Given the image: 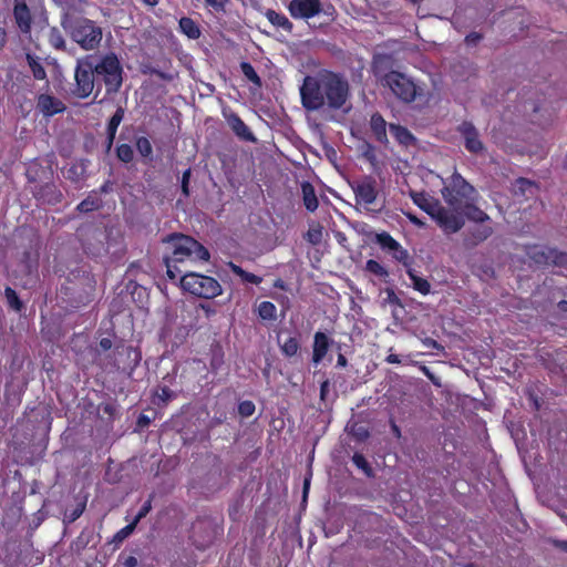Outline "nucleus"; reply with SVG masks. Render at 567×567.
<instances>
[{"label":"nucleus","mask_w":567,"mask_h":567,"mask_svg":"<svg viewBox=\"0 0 567 567\" xmlns=\"http://www.w3.org/2000/svg\"><path fill=\"white\" fill-rule=\"evenodd\" d=\"M124 567H136L137 566V559L134 556H128L125 558L123 563Z\"/></svg>","instance_id":"nucleus-63"},{"label":"nucleus","mask_w":567,"mask_h":567,"mask_svg":"<svg viewBox=\"0 0 567 567\" xmlns=\"http://www.w3.org/2000/svg\"><path fill=\"white\" fill-rule=\"evenodd\" d=\"M390 252L392 254V257L396 261H399L400 264H402L405 267V270L412 268L413 259L410 256L409 251L405 248H403L400 243H399L398 248L391 250Z\"/></svg>","instance_id":"nucleus-37"},{"label":"nucleus","mask_w":567,"mask_h":567,"mask_svg":"<svg viewBox=\"0 0 567 567\" xmlns=\"http://www.w3.org/2000/svg\"><path fill=\"white\" fill-rule=\"evenodd\" d=\"M381 82L391 90L398 100L406 104L414 102L416 96L421 94L415 82L399 71H389L382 76Z\"/></svg>","instance_id":"nucleus-6"},{"label":"nucleus","mask_w":567,"mask_h":567,"mask_svg":"<svg viewBox=\"0 0 567 567\" xmlns=\"http://www.w3.org/2000/svg\"><path fill=\"white\" fill-rule=\"evenodd\" d=\"M112 340L109 339V338H102L100 340V347L103 349V350H110L112 348Z\"/></svg>","instance_id":"nucleus-64"},{"label":"nucleus","mask_w":567,"mask_h":567,"mask_svg":"<svg viewBox=\"0 0 567 567\" xmlns=\"http://www.w3.org/2000/svg\"><path fill=\"white\" fill-rule=\"evenodd\" d=\"M205 4L212 8L215 12L221 13L226 11V6L229 0H204Z\"/></svg>","instance_id":"nucleus-52"},{"label":"nucleus","mask_w":567,"mask_h":567,"mask_svg":"<svg viewBox=\"0 0 567 567\" xmlns=\"http://www.w3.org/2000/svg\"><path fill=\"white\" fill-rule=\"evenodd\" d=\"M406 275L412 281V287L415 291L420 292L423 296H426L431 292V284L426 278L417 276L416 271L411 268L406 269Z\"/></svg>","instance_id":"nucleus-31"},{"label":"nucleus","mask_w":567,"mask_h":567,"mask_svg":"<svg viewBox=\"0 0 567 567\" xmlns=\"http://www.w3.org/2000/svg\"><path fill=\"white\" fill-rule=\"evenodd\" d=\"M350 186L354 193L355 203L358 205L370 208L375 203L378 188L377 181L373 177L365 176L362 179L351 183Z\"/></svg>","instance_id":"nucleus-9"},{"label":"nucleus","mask_w":567,"mask_h":567,"mask_svg":"<svg viewBox=\"0 0 567 567\" xmlns=\"http://www.w3.org/2000/svg\"><path fill=\"white\" fill-rule=\"evenodd\" d=\"M352 431L353 435L360 441H363L369 437V431L362 426L353 429Z\"/></svg>","instance_id":"nucleus-58"},{"label":"nucleus","mask_w":567,"mask_h":567,"mask_svg":"<svg viewBox=\"0 0 567 567\" xmlns=\"http://www.w3.org/2000/svg\"><path fill=\"white\" fill-rule=\"evenodd\" d=\"M33 197L42 205L55 206L63 200V194L52 182L35 186L32 190Z\"/></svg>","instance_id":"nucleus-14"},{"label":"nucleus","mask_w":567,"mask_h":567,"mask_svg":"<svg viewBox=\"0 0 567 567\" xmlns=\"http://www.w3.org/2000/svg\"><path fill=\"white\" fill-rule=\"evenodd\" d=\"M199 307L202 310H204L206 318H210L212 316L216 315L215 308L208 303H200Z\"/></svg>","instance_id":"nucleus-61"},{"label":"nucleus","mask_w":567,"mask_h":567,"mask_svg":"<svg viewBox=\"0 0 567 567\" xmlns=\"http://www.w3.org/2000/svg\"><path fill=\"white\" fill-rule=\"evenodd\" d=\"M166 241L171 245L172 254L167 256L174 264L185 260L208 261L210 254L208 249L190 236L172 234Z\"/></svg>","instance_id":"nucleus-3"},{"label":"nucleus","mask_w":567,"mask_h":567,"mask_svg":"<svg viewBox=\"0 0 567 567\" xmlns=\"http://www.w3.org/2000/svg\"><path fill=\"white\" fill-rule=\"evenodd\" d=\"M308 240L311 243V244H318L320 243L321 240V237H322V231H321V228L318 227V228H312V229H309L308 234Z\"/></svg>","instance_id":"nucleus-55"},{"label":"nucleus","mask_w":567,"mask_h":567,"mask_svg":"<svg viewBox=\"0 0 567 567\" xmlns=\"http://www.w3.org/2000/svg\"><path fill=\"white\" fill-rule=\"evenodd\" d=\"M4 296L10 308L20 312L23 309V302L20 300L16 290L11 287L4 288Z\"/></svg>","instance_id":"nucleus-41"},{"label":"nucleus","mask_w":567,"mask_h":567,"mask_svg":"<svg viewBox=\"0 0 567 567\" xmlns=\"http://www.w3.org/2000/svg\"><path fill=\"white\" fill-rule=\"evenodd\" d=\"M365 270L380 279L385 280L389 277V271L386 270V268L374 259L367 260Z\"/></svg>","instance_id":"nucleus-38"},{"label":"nucleus","mask_w":567,"mask_h":567,"mask_svg":"<svg viewBox=\"0 0 567 567\" xmlns=\"http://www.w3.org/2000/svg\"><path fill=\"white\" fill-rule=\"evenodd\" d=\"M173 398H175V394L174 392L166 385L164 386H159L156 391V399H157V402L156 404L157 405H165L167 404Z\"/></svg>","instance_id":"nucleus-45"},{"label":"nucleus","mask_w":567,"mask_h":567,"mask_svg":"<svg viewBox=\"0 0 567 567\" xmlns=\"http://www.w3.org/2000/svg\"><path fill=\"white\" fill-rule=\"evenodd\" d=\"M192 538H193V544L199 550H205L213 543L212 538H209L207 540H203V542L198 540L196 538V534H194Z\"/></svg>","instance_id":"nucleus-57"},{"label":"nucleus","mask_w":567,"mask_h":567,"mask_svg":"<svg viewBox=\"0 0 567 567\" xmlns=\"http://www.w3.org/2000/svg\"><path fill=\"white\" fill-rule=\"evenodd\" d=\"M83 174L84 167L78 164H73L68 168L65 177L73 183H78L82 179Z\"/></svg>","instance_id":"nucleus-47"},{"label":"nucleus","mask_w":567,"mask_h":567,"mask_svg":"<svg viewBox=\"0 0 567 567\" xmlns=\"http://www.w3.org/2000/svg\"><path fill=\"white\" fill-rule=\"evenodd\" d=\"M369 124H370V130L372 132L374 140L378 143H380L384 146H388V144H389V138H388V134H386L388 123L384 120V117L379 112H375L371 115Z\"/></svg>","instance_id":"nucleus-20"},{"label":"nucleus","mask_w":567,"mask_h":567,"mask_svg":"<svg viewBox=\"0 0 567 567\" xmlns=\"http://www.w3.org/2000/svg\"><path fill=\"white\" fill-rule=\"evenodd\" d=\"M363 155L367 158V161H369L371 163V165L374 166L377 164L375 152L371 145H369L368 150L363 153Z\"/></svg>","instance_id":"nucleus-59"},{"label":"nucleus","mask_w":567,"mask_h":567,"mask_svg":"<svg viewBox=\"0 0 567 567\" xmlns=\"http://www.w3.org/2000/svg\"><path fill=\"white\" fill-rule=\"evenodd\" d=\"M373 241L378 244L382 250H386L389 252L393 249H396L399 246V241L394 239L388 231L377 233Z\"/></svg>","instance_id":"nucleus-34"},{"label":"nucleus","mask_w":567,"mask_h":567,"mask_svg":"<svg viewBox=\"0 0 567 567\" xmlns=\"http://www.w3.org/2000/svg\"><path fill=\"white\" fill-rule=\"evenodd\" d=\"M164 264L166 266V276L171 280H176L178 275L182 272L181 269L176 266L177 264H174V261H171V258L164 257Z\"/></svg>","instance_id":"nucleus-50"},{"label":"nucleus","mask_w":567,"mask_h":567,"mask_svg":"<svg viewBox=\"0 0 567 567\" xmlns=\"http://www.w3.org/2000/svg\"><path fill=\"white\" fill-rule=\"evenodd\" d=\"M75 84L72 93L75 97L86 99L96 91V76L92 56L80 59L74 70Z\"/></svg>","instance_id":"nucleus-7"},{"label":"nucleus","mask_w":567,"mask_h":567,"mask_svg":"<svg viewBox=\"0 0 567 567\" xmlns=\"http://www.w3.org/2000/svg\"><path fill=\"white\" fill-rule=\"evenodd\" d=\"M277 342L279 349L284 357L292 358L298 354L301 344L298 336H288L286 339H282L280 334L277 337Z\"/></svg>","instance_id":"nucleus-23"},{"label":"nucleus","mask_w":567,"mask_h":567,"mask_svg":"<svg viewBox=\"0 0 567 567\" xmlns=\"http://www.w3.org/2000/svg\"><path fill=\"white\" fill-rule=\"evenodd\" d=\"M527 255L535 261L537 265H548L554 264L556 266H565L567 265V254L559 252L553 248L546 247H537L534 246L527 251Z\"/></svg>","instance_id":"nucleus-12"},{"label":"nucleus","mask_w":567,"mask_h":567,"mask_svg":"<svg viewBox=\"0 0 567 567\" xmlns=\"http://www.w3.org/2000/svg\"><path fill=\"white\" fill-rule=\"evenodd\" d=\"M447 234L458 231L464 226V219L461 215L450 212L439 203L430 216Z\"/></svg>","instance_id":"nucleus-10"},{"label":"nucleus","mask_w":567,"mask_h":567,"mask_svg":"<svg viewBox=\"0 0 567 567\" xmlns=\"http://www.w3.org/2000/svg\"><path fill=\"white\" fill-rule=\"evenodd\" d=\"M442 196L455 212H458L462 206L471 203V200H477L480 197L475 187L456 171L451 176L450 185L443 187Z\"/></svg>","instance_id":"nucleus-4"},{"label":"nucleus","mask_w":567,"mask_h":567,"mask_svg":"<svg viewBox=\"0 0 567 567\" xmlns=\"http://www.w3.org/2000/svg\"><path fill=\"white\" fill-rule=\"evenodd\" d=\"M135 146H136L137 152L141 154V156H143V157L152 156L153 147L147 137H145V136L138 137L136 140Z\"/></svg>","instance_id":"nucleus-43"},{"label":"nucleus","mask_w":567,"mask_h":567,"mask_svg":"<svg viewBox=\"0 0 567 567\" xmlns=\"http://www.w3.org/2000/svg\"><path fill=\"white\" fill-rule=\"evenodd\" d=\"M447 234L458 231L464 226V219L461 215L450 212L439 203L430 216Z\"/></svg>","instance_id":"nucleus-11"},{"label":"nucleus","mask_w":567,"mask_h":567,"mask_svg":"<svg viewBox=\"0 0 567 567\" xmlns=\"http://www.w3.org/2000/svg\"><path fill=\"white\" fill-rule=\"evenodd\" d=\"M288 11L293 19L309 20L322 11L320 0H291Z\"/></svg>","instance_id":"nucleus-13"},{"label":"nucleus","mask_w":567,"mask_h":567,"mask_svg":"<svg viewBox=\"0 0 567 567\" xmlns=\"http://www.w3.org/2000/svg\"><path fill=\"white\" fill-rule=\"evenodd\" d=\"M179 31L188 39H199L202 31L199 25L189 17H182L178 21Z\"/></svg>","instance_id":"nucleus-29"},{"label":"nucleus","mask_w":567,"mask_h":567,"mask_svg":"<svg viewBox=\"0 0 567 567\" xmlns=\"http://www.w3.org/2000/svg\"><path fill=\"white\" fill-rule=\"evenodd\" d=\"M86 502L87 497L84 496L78 502V504L73 508L68 509L64 514V522L71 524L75 522L78 518H80L86 508Z\"/></svg>","instance_id":"nucleus-35"},{"label":"nucleus","mask_w":567,"mask_h":567,"mask_svg":"<svg viewBox=\"0 0 567 567\" xmlns=\"http://www.w3.org/2000/svg\"><path fill=\"white\" fill-rule=\"evenodd\" d=\"M124 109L117 107L115 113L112 115V117L109 120L107 126H106V134L107 135H116L117 127L121 124V122L124 118Z\"/></svg>","instance_id":"nucleus-40"},{"label":"nucleus","mask_w":567,"mask_h":567,"mask_svg":"<svg viewBox=\"0 0 567 567\" xmlns=\"http://www.w3.org/2000/svg\"><path fill=\"white\" fill-rule=\"evenodd\" d=\"M52 175V169L50 166L44 167L40 162L37 159L32 161L27 169H25V177L28 183L33 184L41 179L50 178Z\"/></svg>","instance_id":"nucleus-21"},{"label":"nucleus","mask_w":567,"mask_h":567,"mask_svg":"<svg viewBox=\"0 0 567 567\" xmlns=\"http://www.w3.org/2000/svg\"><path fill=\"white\" fill-rule=\"evenodd\" d=\"M538 186L535 182L519 177L513 184V194L516 197L529 198L536 195Z\"/></svg>","instance_id":"nucleus-22"},{"label":"nucleus","mask_w":567,"mask_h":567,"mask_svg":"<svg viewBox=\"0 0 567 567\" xmlns=\"http://www.w3.org/2000/svg\"><path fill=\"white\" fill-rule=\"evenodd\" d=\"M25 61H27V64L34 78V80H38V81H43L48 79V75H47V71H45V68L41 61V58L31 53V52H27L25 53Z\"/></svg>","instance_id":"nucleus-26"},{"label":"nucleus","mask_w":567,"mask_h":567,"mask_svg":"<svg viewBox=\"0 0 567 567\" xmlns=\"http://www.w3.org/2000/svg\"><path fill=\"white\" fill-rule=\"evenodd\" d=\"M410 196L413 204L425 212L429 216H431L435 206L440 203L437 199L431 197L425 192H412Z\"/></svg>","instance_id":"nucleus-25"},{"label":"nucleus","mask_w":567,"mask_h":567,"mask_svg":"<svg viewBox=\"0 0 567 567\" xmlns=\"http://www.w3.org/2000/svg\"><path fill=\"white\" fill-rule=\"evenodd\" d=\"M257 316L264 321L277 319V307L270 301H261L256 309Z\"/></svg>","instance_id":"nucleus-33"},{"label":"nucleus","mask_w":567,"mask_h":567,"mask_svg":"<svg viewBox=\"0 0 567 567\" xmlns=\"http://www.w3.org/2000/svg\"><path fill=\"white\" fill-rule=\"evenodd\" d=\"M229 269L234 275L238 276L244 282H248V284H252V285H257V286L262 282V277L246 271L239 265L229 262Z\"/></svg>","instance_id":"nucleus-32"},{"label":"nucleus","mask_w":567,"mask_h":567,"mask_svg":"<svg viewBox=\"0 0 567 567\" xmlns=\"http://www.w3.org/2000/svg\"><path fill=\"white\" fill-rule=\"evenodd\" d=\"M482 39V35L477 32H471L466 35L465 42L467 44H476Z\"/></svg>","instance_id":"nucleus-60"},{"label":"nucleus","mask_w":567,"mask_h":567,"mask_svg":"<svg viewBox=\"0 0 567 567\" xmlns=\"http://www.w3.org/2000/svg\"><path fill=\"white\" fill-rule=\"evenodd\" d=\"M333 341L324 332L317 331L315 333L312 344V362L315 364L320 363L324 359Z\"/></svg>","instance_id":"nucleus-19"},{"label":"nucleus","mask_w":567,"mask_h":567,"mask_svg":"<svg viewBox=\"0 0 567 567\" xmlns=\"http://www.w3.org/2000/svg\"><path fill=\"white\" fill-rule=\"evenodd\" d=\"M265 17L272 25L285 30L288 33L292 32L293 24L284 13L277 12L274 9H268L265 12Z\"/></svg>","instance_id":"nucleus-27"},{"label":"nucleus","mask_w":567,"mask_h":567,"mask_svg":"<svg viewBox=\"0 0 567 567\" xmlns=\"http://www.w3.org/2000/svg\"><path fill=\"white\" fill-rule=\"evenodd\" d=\"M476 202L477 200H471V203H467L464 206H462L460 210L463 212L467 219L472 221L485 223L489 220V216L484 210L476 206Z\"/></svg>","instance_id":"nucleus-28"},{"label":"nucleus","mask_w":567,"mask_h":567,"mask_svg":"<svg viewBox=\"0 0 567 567\" xmlns=\"http://www.w3.org/2000/svg\"><path fill=\"white\" fill-rule=\"evenodd\" d=\"M116 156L123 163H130L133 161L134 152L131 145L120 144L116 147Z\"/></svg>","instance_id":"nucleus-44"},{"label":"nucleus","mask_w":567,"mask_h":567,"mask_svg":"<svg viewBox=\"0 0 567 567\" xmlns=\"http://www.w3.org/2000/svg\"><path fill=\"white\" fill-rule=\"evenodd\" d=\"M492 233H493L492 228L488 226H485V227H482V228L475 230L473 233V237L477 241H483V240L487 239L492 235Z\"/></svg>","instance_id":"nucleus-54"},{"label":"nucleus","mask_w":567,"mask_h":567,"mask_svg":"<svg viewBox=\"0 0 567 567\" xmlns=\"http://www.w3.org/2000/svg\"><path fill=\"white\" fill-rule=\"evenodd\" d=\"M224 117L226 118V122H227L228 126L230 127V130L233 131V133L240 141L249 142V143L257 142V137L255 136V134L251 132V130L248 127V125L241 120V117L237 113H235V112L225 113L224 112Z\"/></svg>","instance_id":"nucleus-15"},{"label":"nucleus","mask_w":567,"mask_h":567,"mask_svg":"<svg viewBox=\"0 0 567 567\" xmlns=\"http://www.w3.org/2000/svg\"><path fill=\"white\" fill-rule=\"evenodd\" d=\"M389 130L394 140L402 146H411L416 142L415 136L403 125L393 124L389 125Z\"/></svg>","instance_id":"nucleus-24"},{"label":"nucleus","mask_w":567,"mask_h":567,"mask_svg":"<svg viewBox=\"0 0 567 567\" xmlns=\"http://www.w3.org/2000/svg\"><path fill=\"white\" fill-rule=\"evenodd\" d=\"M101 206L102 200L100 198L87 196L76 206V210L80 213H90L99 209Z\"/></svg>","instance_id":"nucleus-39"},{"label":"nucleus","mask_w":567,"mask_h":567,"mask_svg":"<svg viewBox=\"0 0 567 567\" xmlns=\"http://www.w3.org/2000/svg\"><path fill=\"white\" fill-rule=\"evenodd\" d=\"M255 403L250 400L241 401L238 404V413L241 417H249L255 413Z\"/></svg>","instance_id":"nucleus-49"},{"label":"nucleus","mask_w":567,"mask_h":567,"mask_svg":"<svg viewBox=\"0 0 567 567\" xmlns=\"http://www.w3.org/2000/svg\"><path fill=\"white\" fill-rule=\"evenodd\" d=\"M458 132L464 138L465 148L473 154H478L483 151L484 145L480 140L478 132L473 123L464 121L458 126Z\"/></svg>","instance_id":"nucleus-17"},{"label":"nucleus","mask_w":567,"mask_h":567,"mask_svg":"<svg viewBox=\"0 0 567 567\" xmlns=\"http://www.w3.org/2000/svg\"><path fill=\"white\" fill-rule=\"evenodd\" d=\"M353 464L360 468L367 476L371 477L373 476V470L370 465V463L367 461L363 454L361 453H354L352 456Z\"/></svg>","instance_id":"nucleus-42"},{"label":"nucleus","mask_w":567,"mask_h":567,"mask_svg":"<svg viewBox=\"0 0 567 567\" xmlns=\"http://www.w3.org/2000/svg\"><path fill=\"white\" fill-rule=\"evenodd\" d=\"M240 70L243 72V74L245 75V78L250 81L252 84H255L257 87H261L262 86V81L260 79V76L258 75V73L256 72L255 68L252 66L251 63L249 62H241L240 63Z\"/></svg>","instance_id":"nucleus-36"},{"label":"nucleus","mask_w":567,"mask_h":567,"mask_svg":"<svg viewBox=\"0 0 567 567\" xmlns=\"http://www.w3.org/2000/svg\"><path fill=\"white\" fill-rule=\"evenodd\" d=\"M221 364H223V357H220V358L213 357V359L210 360V369L215 372L220 368Z\"/></svg>","instance_id":"nucleus-62"},{"label":"nucleus","mask_w":567,"mask_h":567,"mask_svg":"<svg viewBox=\"0 0 567 567\" xmlns=\"http://www.w3.org/2000/svg\"><path fill=\"white\" fill-rule=\"evenodd\" d=\"M93 69L96 76V91L94 100H96L105 86V96L116 94L123 84V68L114 52L104 54L96 63L93 61Z\"/></svg>","instance_id":"nucleus-2"},{"label":"nucleus","mask_w":567,"mask_h":567,"mask_svg":"<svg viewBox=\"0 0 567 567\" xmlns=\"http://www.w3.org/2000/svg\"><path fill=\"white\" fill-rule=\"evenodd\" d=\"M350 96L348 80L340 73L322 69L306 75L300 86L302 106L310 112L337 111L344 106Z\"/></svg>","instance_id":"nucleus-1"},{"label":"nucleus","mask_w":567,"mask_h":567,"mask_svg":"<svg viewBox=\"0 0 567 567\" xmlns=\"http://www.w3.org/2000/svg\"><path fill=\"white\" fill-rule=\"evenodd\" d=\"M301 192H302V199H303V205H305L306 209L311 213L315 212L319 206V202H318L316 190H315V187L312 186V184H310L309 182L302 183Z\"/></svg>","instance_id":"nucleus-30"},{"label":"nucleus","mask_w":567,"mask_h":567,"mask_svg":"<svg viewBox=\"0 0 567 567\" xmlns=\"http://www.w3.org/2000/svg\"><path fill=\"white\" fill-rule=\"evenodd\" d=\"M181 287L184 291L204 299H214L223 293L217 279L198 272H186L182 276Z\"/></svg>","instance_id":"nucleus-5"},{"label":"nucleus","mask_w":567,"mask_h":567,"mask_svg":"<svg viewBox=\"0 0 567 567\" xmlns=\"http://www.w3.org/2000/svg\"><path fill=\"white\" fill-rule=\"evenodd\" d=\"M137 524L132 520L130 524L121 528L113 537V542L118 544L124 542L136 528Z\"/></svg>","instance_id":"nucleus-46"},{"label":"nucleus","mask_w":567,"mask_h":567,"mask_svg":"<svg viewBox=\"0 0 567 567\" xmlns=\"http://www.w3.org/2000/svg\"><path fill=\"white\" fill-rule=\"evenodd\" d=\"M71 35L83 50L89 51L100 45L103 33L102 28L94 21L82 18L73 24Z\"/></svg>","instance_id":"nucleus-8"},{"label":"nucleus","mask_w":567,"mask_h":567,"mask_svg":"<svg viewBox=\"0 0 567 567\" xmlns=\"http://www.w3.org/2000/svg\"><path fill=\"white\" fill-rule=\"evenodd\" d=\"M385 293H386L385 302H388L391 306H398V307L403 306L400 298L398 297V295L395 293V291L392 288H386Z\"/></svg>","instance_id":"nucleus-53"},{"label":"nucleus","mask_w":567,"mask_h":567,"mask_svg":"<svg viewBox=\"0 0 567 567\" xmlns=\"http://www.w3.org/2000/svg\"><path fill=\"white\" fill-rule=\"evenodd\" d=\"M12 13L20 32L29 34L32 29L33 19L25 0H14Z\"/></svg>","instance_id":"nucleus-18"},{"label":"nucleus","mask_w":567,"mask_h":567,"mask_svg":"<svg viewBox=\"0 0 567 567\" xmlns=\"http://www.w3.org/2000/svg\"><path fill=\"white\" fill-rule=\"evenodd\" d=\"M50 44L54 48V49H58V50H63L65 49V40L63 38V35L61 34V32L58 30V29H52L51 33H50Z\"/></svg>","instance_id":"nucleus-48"},{"label":"nucleus","mask_w":567,"mask_h":567,"mask_svg":"<svg viewBox=\"0 0 567 567\" xmlns=\"http://www.w3.org/2000/svg\"><path fill=\"white\" fill-rule=\"evenodd\" d=\"M65 109V104L53 95L42 93L37 97V110L45 117L63 113Z\"/></svg>","instance_id":"nucleus-16"},{"label":"nucleus","mask_w":567,"mask_h":567,"mask_svg":"<svg viewBox=\"0 0 567 567\" xmlns=\"http://www.w3.org/2000/svg\"><path fill=\"white\" fill-rule=\"evenodd\" d=\"M152 501H153V495H151L148 497V499L145 501L144 504L141 506L140 511L137 512L136 516L133 519L136 524H138V522L141 519H143L144 517H146L147 514L151 512V509H152Z\"/></svg>","instance_id":"nucleus-51"},{"label":"nucleus","mask_w":567,"mask_h":567,"mask_svg":"<svg viewBox=\"0 0 567 567\" xmlns=\"http://www.w3.org/2000/svg\"><path fill=\"white\" fill-rule=\"evenodd\" d=\"M123 352L130 358L132 354L134 355V364L132 367V369L138 364L140 360H141V353L134 349L133 347H126V348H123Z\"/></svg>","instance_id":"nucleus-56"}]
</instances>
